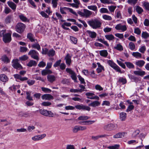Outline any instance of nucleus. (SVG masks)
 Listing matches in <instances>:
<instances>
[{
	"mask_svg": "<svg viewBox=\"0 0 149 149\" xmlns=\"http://www.w3.org/2000/svg\"><path fill=\"white\" fill-rule=\"evenodd\" d=\"M88 24L92 28L94 29H96L101 26V22L97 19H92L88 22Z\"/></svg>",
	"mask_w": 149,
	"mask_h": 149,
	"instance_id": "obj_1",
	"label": "nucleus"
},
{
	"mask_svg": "<svg viewBox=\"0 0 149 149\" xmlns=\"http://www.w3.org/2000/svg\"><path fill=\"white\" fill-rule=\"evenodd\" d=\"M107 63L111 67L113 68L116 71L119 72L121 73H123V72L121 71L120 68L112 60H108Z\"/></svg>",
	"mask_w": 149,
	"mask_h": 149,
	"instance_id": "obj_2",
	"label": "nucleus"
},
{
	"mask_svg": "<svg viewBox=\"0 0 149 149\" xmlns=\"http://www.w3.org/2000/svg\"><path fill=\"white\" fill-rule=\"evenodd\" d=\"M117 127L118 125L117 124L110 123L105 125L103 128L105 130L111 131L115 130Z\"/></svg>",
	"mask_w": 149,
	"mask_h": 149,
	"instance_id": "obj_3",
	"label": "nucleus"
},
{
	"mask_svg": "<svg viewBox=\"0 0 149 149\" xmlns=\"http://www.w3.org/2000/svg\"><path fill=\"white\" fill-rule=\"evenodd\" d=\"M66 71L71 75V77L74 82H77V77L75 73L72 69L69 68H66Z\"/></svg>",
	"mask_w": 149,
	"mask_h": 149,
	"instance_id": "obj_4",
	"label": "nucleus"
},
{
	"mask_svg": "<svg viewBox=\"0 0 149 149\" xmlns=\"http://www.w3.org/2000/svg\"><path fill=\"white\" fill-rule=\"evenodd\" d=\"M25 28V25L22 23H19L16 26V31L19 33L22 32Z\"/></svg>",
	"mask_w": 149,
	"mask_h": 149,
	"instance_id": "obj_5",
	"label": "nucleus"
},
{
	"mask_svg": "<svg viewBox=\"0 0 149 149\" xmlns=\"http://www.w3.org/2000/svg\"><path fill=\"white\" fill-rule=\"evenodd\" d=\"M28 54L31 55L32 58L35 59H38L39 54L37 51L34 50H30Z\"/></svg>",
	"mask_w": 149,
	"mask_h": 149,
	"instance_id": "obj_6",
	"label": "nucleus"
},
{
	"mask_svg": "<svg viewBox=\"0 0 149 149\" xmlns=\"http://www.w3.org/2000/svg\"><path fill=\"white\" fill-rule=\"evenodd\" d=\"M18 59L13 60V66L17 69L20 70L22 69V67L19 63Z\"/></svg>",
	"mask_w": 149,
	"mask_h": 149,
	"instance_id": "obj_7",
	"label": "nucleus"
},
{
	"mask_svg": "<svg viewBox=\"0 0 149 149\" xmlns=\"http://www.w3.org/2000/svg\"><path fill=\"white\" fill-rule=\"evenodd\" d=\"M46 136L45 134H43L41 135H36L31 138V139L32 140L34 141H37L40 140L44 137Z\"/></svg>",
	"mask_w": 149,
	"mask_h": 149,
	"instance_id": "obj_8",
	"label": "nucleus"
},
{
	"mask_svg": "<svg viewBox=\"0 0 149 149\" xmlns=\"http://www.w3.org/2000/svg\"><path fill=\"white\" fill-rule=\"evenodd\" d=\"M11 35L9 33L6 34L3 38V41L5 43L10 42L11 40Z\"/></svg>",
	"mask_w": 149,
	"mask_h": 149,
	"instance_id": "obj_9",
	"label": "nucleus"
},
{
	"mask_svg": "<svg viewBox=\"0 0 149 149\" xmlns=\"http://www.w3.org/2000/svg\"><path fill=\"white\" fill-rule=\"evenodd\" d=\"M115 29L117 30H121L123 32L126 31L127 29L125 25H122L120 24H117L115 27Z\"/></svg>",
	"mask_w": 149,
	"mask_h": 149,
	"instance_id": "obj_10",
	"label": "nucleus"
},
{
	"mask_svg": "<svg viewBox=\"0 0 149 149\" xmlns=\"http://www.w3.org/2000/svg\"><path fill=\"white\" fill-rule=\"evenodd\" d=\"M138 70H135L134 71V74L136 75L143 76L145 74V71L142 70L140 69H137Z\"/></svg>",
	"mask_w": 149,
	"mask_h": 149,
	"instance_id": "obj_11",
	"label": "nucleus"
},
{
	"mask_svg": "<svg viewBox=\"0 0 149 149\" xmlns=\"http://www.w3.org/2000/svg\"><path fill=\"white\" fill-rule=\"evenodd\" d=\"M127 133L125 132H119L113 136V138L114 139H118L122 138L125 136Z\"/></svg>",
	"mask_w": 149,
	"mask_h": 149,
	"instance_id": "obj_12",
	"label": "nucleus"
},
{
	"mask_svg": "<svg viewBox=\"0 0 149 149\" xmlns=\"http://www.w3.org/2000/svg\"><path fill=\"white\" fill-rule=\"evenodd\" d=\"M86 35L91 38H95L97 36L96 33L94 31H90L87 30L86 31Z\"/></svg>",
	"mask_w": 149,
	"mask_h": 149,
	"instance_id": "obj_13",
	"label": "nucleus"
},
{
	"mask_svg": "<svg viewBox=\"0 0 149 149\" xmlns=\"http://www.w3.org/2000/svg\"><path fill=\"white\" fill-rule=\"evenodd\" d=\"M97 64V65L98 67L96 69V71L98 73L101 72L102 71L104 70V66L101 65L100 63L98 62Z\"/></svg>",
	"mask_w": 149,
	"mask_h": 149,
	"instance_id": "obj_14",
	"label": "nucleus"
},
{
	"mask_svg": "<svg viewBox=\"0 0 149 149\" xmlns=\"http://www.w3.org/2000/svg\"><path fill=\"white\" fill-rule=\"evenodd\" d=\"M42 100H50L53 99V97L52 95L49 94H45L42 96Z\"/></svg>",
	"mask_w": 149,
	"mask_h": 149,
	"instance_id": "obj_15",
	"label": "nucleus"
},
{
	"mask_svg": "<svg viewBox=\"0 0 149 149\" xmlns=\"http://www.w3.org/2000/svg\"><path fill=\"white\" fill-rule=\"evenodd\" d=\"M71 56L69 54H68L65 58V63L68 66H70L71 63Z\"/></svg>",
	"mask_w": 149,
	"mask_h": 149,
	"instance_id": "obj_16",
	"label": "nucleus"
},
{
	"mask_svg": "<svg viewBox=\"0 0 149 149\" xmlns=\"http://www.w3.org/2000/svg\"><path fill=\"white\" fill-rule=\"evenodd\" d=\"M84 13V17H88L92 14L93 12L86 9L83 10Z\"/></svg>",
	"mask_w": 149,
	"mask_h": 149,
	"instance_id": "obj_17",
	"label": "nucleus"
},
{
	"mask_svg": "<svg viewBox=\"0 0 149 149\" xmlns=\"http://www.w3.org/2000/svg\"><path fill=\"white\" fill-rule=\"evenodd\" d=\"M47 78L48 81L51 83H52L56 79V77L53 75H48L47 76Z\"/></svg>",
	"mask_w": 149,
	"mask_h": 149,
	"instance_id": "obj_18",
	"label": "nucleus"
},
{
	"mask_svg": "<svg viewBox=\"0 0 149 149\" xmlns=\"http://www.w3.org/2000/svg\"><path fill=\"white\" fill-rule=\"evenodd\" d=\"M145 63V62L143 60H139L135 62V65L139 67H142Z\"/></svg>",
	"mask_w": 149,
	"mask_h": 149,
	"instance_id": "obj_19",
	"label": "nucleus"
},
{
	"mask_svg": "<svg viewBox=\"0 0 149 149\" xmlns=\"http://www.w3.org/2000/svg\"><path fill=\"white\" fill-rule=\"evenodd\" d=\"M100 104V102L98 101H95L88 104L89 106L95 107L99 106Z\"/></svg>",
	"mask_w": 149,
	"mask_h": 149,
	"instance_id": "obj_20",
	"label": "nucleus"
},
{
	"mask_svg": "<svg viewBox=\"0 0 149 149\" xmlns=\"http://www.w3.org/2000/svg\"><path fill=\"white\" fill-rule=\"evenodd\" d=\"M8 78L6 75L3 74H0V80L4 82H6L8 81Z\"/></svg>",
	"mask_w": 149,
	"mask_h": 149,
	"instance_id": "obj_21",
	"label": "nucleus"
},
{
	"mask_svg": "<svg viewBox=\"0 0 149 149\" xmlns=\"http://www.w3.org/2000/svg\"><path fill=\"white\" fill-rule=\"evenodd\" d=\"M132 54L133 57L137 59L141 58L142 57L141 54L138 52H133Z\"/></svg>",
	"mask_w": 149,
	"mask_h": 149,
	"instance_id": "obj_22",
	"label": "nucleus"
},
{
	"mask_svg": "<svg viewBox=\"0 0 149 149\" xmlns=\"http://www.w3.org/2000/svg\"><path fill=\"white\" fill-rule=\"evenodd\" d=\"M19 17L20 20L22 22H28L29 21L27 18L25 17L23 14H19Z\"/></svg>",
	"mask_w": 149,
	"mask_h": 149,
	"instance_id": "obj_23",
	"label": "nucleus"
},
{
	"mask_svg": "<svg viewBox=\"0 0 149 149\" xmlns=\"http://www.w3.org/2000/svg\"><path fill=\"white\" fill-rule=\"evenodd\" d=\"M52 71L49 69H45L43 70L42 71V75L43 76L46 75L47 74H50L52 73Z\"/></svg>",
	"mask_w": 149,
	"mask_h": 149,
	"instance_id": "obj_24",
	"label": "nucleus"
},
{
	"mask_svg": "<svg viewBox=\"0 0 149 149\" xmlns=\"http://www.w3.org/2000/svg\"><path fill=\"white\" fill-rule=\"evenodd\" d=\"M8 6L13 10H15L16 8V5L13 2L8 1L7 2Z\"/></svg>",
	"mask_w": 149,
	"mask_h": 149,
	"instance_id": "obj_25",
	"label": "nucleus"
},
{
	"mask_svg": "<svg viewBox=\"0 0 149 149\" xmlns=\"http://www.w3.org/2000/svg\"><path fill=\"white\" fill-rule=\"evenodd\" d=\"M100 55L104 57H106L108 55V53L107 50H102L100 51Z\"/></svg>",
	"mask_w": 149,
	"mask_h": 149,
	"instance_id": "obj_26",
	"label": "nucleus"
},
{
	"mask_svg": "<svg viewBox=\"0 0 149 149\" xmlns=\"http://www.w3.org/2000/svg\"><path fill=\"white\" fill-rule=\"evenodd\" d=\"M126 118V113L125 112H121L120 113V118L122 121H124Z\"/></svg>",
	"mask_w": 149,
	"mask_h": 149,
	"instance_id": "obj_27",
	"label": "nucleus"
},
{
	"mask_svg": "<svg viewBox=\"0 0 149 149\" xmlns=\"http://www.w3.org/2000/svg\"><path fill=\"white\" fill-rule=\"evenodd\" d=\"M87 7L89 9L95 12H97V7L95 5L88 6Z\"/></svg>",
	"mask_w": 149,
	"mask_h": 149,
	"instance_id": "obj_28",
	"label": "nucleus"
},
{
	"mask_svg": "<svg viewBox=\"0 0 149 149\" xmlns=\"http://www.w3.org/2000/svg\"><path fill=\"white\" fill-rule=\"evenodd\" d=\"M127 67L130 69H133L134 68V65L132 63L129 62H125Z\"/></svg>",
	"mask_w": 149,
	"mask_h": 149,
	"instance_id": "obj_29",
	"label": "nucleus"
},
{
	"mask_svg": "<svg viewBox=\"0 0 149 149\" xmlns=\"http://www.w3.org/2000/svg\"><path fill=\"white\" fill-rule=\"evenodd\" d=\"M31 45L32 48L36 49L38 50H39L41 49L40 45L38 43H33Z\"/></svg>",
	"mask_w": 149,
	"mask_h": 149,
	"instance_id": "obj_30",
	"label": "nucleus"
},
{
	"mask_svg": "<svg viewBox=\"0 0 149 149\" xmlns=\"http://www.w3.org/2000/svg\"><path fill=\"white\" fill-rule=\"evenodd\" d=\"M105 37L107 39L110 41L113 40L115 38L114 37L112 34L106 35Z\"/></svg>",
	"mask_w": 149,
	"mask_h": 149,
	"instance_id": "obj_31",
	"label": "nucleus"
},
{
	"mask_svg": "<svg viewBox=\"0 0 149 149\" xmlns=\"http://www.w3.org/2000/svg\"><path fill=\"white\" fill-rule=\"evenodd\" d=\"M31 91H29L26 92V94L27 95L26 99L29 100L33 101V99L32 97L31 96Z\"/></svg>",
	"mask_w": 149,
	"mask_h": 149,
	"instance_id": "obj_32",
	"label": "nucleus"
},
{
	"mask_svg": "<svg viewBox=\"0 0 149 149\" xmlns=\"http://www.w3.org/2000/svg\"><path fill=\"white\" fill-rule=\"evenodd\" d=\"M37 63L36 61L33 60L30 61L27 64V65L29 67L35 66L37 65Z\"/></svg>",
	"mask_w": 149,
	"mask_h": 149,
	"instance_id": "obj_33",
	"label": "nucleus"
},
{
	"mask_svg": "<svg viewBox=\"0 0 149 149\" xmlns=\"http://www.w3.org/2000/svg\"><path fill=\"white\" fill-rule=\"evenodd\" d=\"M136 12L139 14H141L143 11V9L138 6H136Z\"/></svg>",
	"mask_w": 149,
	"mask_h": 149,
	"instance_id": "obj_34",
	"label": "nucleus"
},
{
	"mask_svg": "<svg viewBox=\"0 0 149 149\" xmlns=\"http://www.w3.org/2000/svg\"><path fill=\"white\" fill-rule=\"evenodd\" d=\"M89 118L90 117L87 116H81L78 118V120H88Z\"/></svg>",
	"mask_w": 149,
	"mask_h": 149,
	"instance_id": "obj_35",
	"label": "nucleus"
},
{
	"mask_svg": "<svg viewBox=\"0 0 149 149\" xmlns=\"http://www.w3.org/2000/svg\"><path fill=\"white\" fill-rule=\"evenodd\" d=\"M1 59L2 61L5 63H8L10 61L9 59L6 55L3 56Z\"/></svg>",
	"mask_w": 149,
	"mask_h": 149,
	"instance_id": "obj_36",
	"label": "nucleus"
},
{
	"mask_svg": "<svg viewBox=\"0 0 149 149\" xmlns=\"http://www.w3.org/2000/svg\"><path fill=\"white\" fill-rule=\"evenodd\" d=\"M86 95L87 96V98L92 100L93 96L95 95L94 94L92 93L88 92L86 93Z\"/></svg>",
	"mask_w": 149,
	"mask_h": 149,
	"instance_id": "obj_37",
	"label": "nucleus"
},
{
	"mask_svg": "<svg viewBox=\"0 0 149 149\" xmlns=\"http://www.w3.org/2000/svg\"><path fill=\"white\" fill-rule=\"evenodd\" d=\"M129 46L130 49L131 50H134L135 48V46L134 44L132 42H130L129 43Z\"/></svg>",
	"mask_w": 149,
	"mask_h": 149,
	"instance_id": "obj_38",
	"label": "nucleus"
},
{
	"mask_svg": "<svg viewBox=\"0 0 149 149\" xmlns=\"http://www.w3.org/2000/svg\"><path fill=\"white\" fill-rule=\"evenodd\" d=\"M68 10V7H60V12L62 14H66V10Z\"/></svg>",
	"mask_w": 149,
	"mask_h": 149,
	"instance_id": "obj_39",
	"label": "nucleus"
},
{
	"mask_svg": "<svg viewBox=\"0 0 149 149\" xmlns=\"http://www.w3.org/2000/svg\"><path fill=\"white\" fill-rule=\"evenodd\" d=\"M79 129V126L76 125L73 128L72 131L73 132L76 133L78 131H80Z\"/></svg>",
	"mask_w": 149,
	"mask_h": 149,
	"instance_id": "obj_40",
	"label": "nucleus"
},
{
	"mask_svg": "<svg viewBox=\"0 0 149 149\" xmlns=\"http://www.w3.org/2000/svg\"><path fill=\"white\" fill-rule=\"evenodd\" d=\"M142 3L146 9L149 10V3L147 2L143 1L142 2Z\"/></svg>",
	"mask_w": 149,
	"mask_h": 149,
	"instance_id": "obj_41",
	"label": "nucleus"
},
{
	"mask_svg": "<svg viewBox=\"0 0 149 149\" xmlns=\"http://www.w3.org/2000/svg\"><path fill=\"white\" fill-rule=\"evenodd\" d=\"M119 147V145L116 144L113 146H108L107 148L109 149H118Z\"/></svg>",
	"mask_w": 149,
	"mask_h": 149,
	"instance_id": "obj_42",
	"label": "nucleus"
},
{
	"mask_svg": "<svg viewBox=\"0 0 149 149\" xmlns=\"http://www.w3.org/2000/svg\"><path fill=\"white\" fill-rule=\"evenodd\" d=\"M142 37L145 39L148 38L149 37L148 33L146 32H142L141 34Z\"/></svg>",
	"mask_w": 149,
	"mask_h": 149,
	"instance_id": "obj_43",
	"label": "nucleus"
},
{
	"mask_svg": "<svg viewBox=\"0 0 149 149\" xmlns=\"http://www.w3.org/2000/svg\"><path fill=\"white\" fill-rule=\"evenodd\" d=\"M55 54V51L53 49L50 50L48 52V55L49 56H53Z\"/></svg>",
	"mask_w": 149,
	"mask_h": 149,
	"instance_id": "obj_44",
	"label": "nucleus"
},
{
	"mask_svg": "<svg viewBox=\"0 0 149 149\" xmlns=\"http://www.w3.org/2000/svg\"><path fill=\"white\" fill-rule=\"evenodd\" d=\"M102 17L104 19L107 20H111L112 19L111 17L107 15H103Z\"/></svg>",
	"mask_w": 149,
	"mask_h": 149,
	"instance_id": "obj_45",
	"label": "nucleus"
},
{
	"mask_svg": "<svg viewBox=\"0 0 149 149\" xmlns=\"http://www.w3.org/2000/svg\"><path fill=\"white\" fill-rule=\"evenodd\" d=\"M39 112L41 114L47 116V110L45 109H40L39 110Z\"/></svg>",
	"mask_w": 149,
	"mask_h": 149,
	"instance_id": "obj_46",
	"label": "nucleus"
},
{
	"mask_svg": "<svg viewBox=\"0 0 149 149\" xmlns=\"http://www.w3.org/2000/svg\"><path fill=\"white\" fill-rule=\"evenodd\" d=\"M139 130H136L133 133L132 136L133 138H135L139 133Z\"/></svg>",
	"mask_w": 149,
	"mask_h": 149,
	"instance_id": "obj_47",
	"label": "nucleus"
},
{
	"mask_svg": "<svg viewBox=\"0 0 149 149\" xmlns=\"http://www.w3.org/2000/svg\"><path fill=\"white\" fill-rule=\"evenodd\" d=\"M70 39L72 42L75 44H76L77 42V39L74 37L71 36L70 37Z\"/></svg>",
	"mask_w": 149,
	"mask_h": 149,
	"instance_id": "obj_48",
	"label": "nucleus"
},
{
	"mask_svg": "<svg viewBox=\"0 0 149 149\" xmlns=\"http://www.w3.org/2000/svg\"><path fill=\"white\" fill-rule=\"evenodd\" d=\"M95 122L94 120H87L83 122L84 125H89Z\"/></svg>",
	"mask_w": 149,
	"mask_h": 149,
	"instance_id": "obj_49",
	"label": "nucleus"
},
{
	"mask_svg": "<svg viewBox=\"0 0 149 149\" xmlns=\"http://www.w3.org/2000/svg\"><path fill=\"white\" fill-rule=\"evenodd\" d=\"M114 48L119 51H122L123 49L122 46L120 44H117Z\"/></svg>",
	"mask_w": 149,
	"mask_h": 149,
	"instance_id": "obj_50",
	"label": "nucleus"
},
{
	"mask_svg": "<svg viewBox=\"0 0 149 149\" xmlns=\"http://www.w3.org/2000/svg\"><path fill=\"white\" fill-rule=\"evenodd\" d=\"M146 49V48L145 46H141L139 50V51L142 53H144Z\"/></svg>",
	"mask_w": 149,
	"mask_h": 149,
	"instance_id": "obj_51",
	"label": "nucleus"
},
{
	"mask_svg": "<svg viewBox=\"0 0 149 149\" xmlns=\"http://www.w3.org/2000/svg\"><path fill=\"white\" fill-rule=\"evenodd\" d=\"M27 37L32 42L34 41V39L33 38V35L31 33H28L27 35Z\"/></svg>",
	"mask_w": 149,
	"mask_h": 149,
	"instance_id": "obj_52",
	"label": "nucleus"
},
{
	"mask_svg": "<svg viewBox=\"0 0 149 149\" xmlns=\"http://www.w3.org/2000/svg\"><path fill=\"white\" fill-rule=\"evenodd\" d=\"M117 62L118 64L121 67L125 69L126 68V66L125 64L121 61H119L118 60H117Z\"/></svg>",
	"mask_w": 149,
	"mask_h": 149,
	"instance_id": "obj_53",
	"label": "nucleus"
},
{
	"mask_svg": "<svg viewBox=\"0 0 149 149\" xmlns=\"http://www.w3.org/2000/svg\"><path fill=\"white\" fill-rule=\"evenodd\" d=\"M58 0H52V4L53 7L56 8V7L57 5V2Z\"/></svg>",
	"mask_w": 149,
	"mask_h": 149,
	"instance_id": "obj_54",
	"label": "nucleus"
},
{
	"mask_svg": "<svg viewBox=\"0 0 149 149\" xmlns=\"http://www.w3.org/2000/svg\"><path fill=\"white\" fill-rule=\"evenodd\" d=\"M18 88V86L17 85H13L12 86L9 88V89L12 91H15Z\"/></svg>",
	"mask_w": 149,
	"mask_h": 149,
	"instance_id": "obj_55",
	"label": "nucleus"
},
{
	"mask_svg": "<svg viewBox=\"0 0 149 149\" xmlns=\"http://www.w3.org/2000/svg\"><path fill=\"white\" fill-rule=\"evenodd\" d=\"M19 115L22 116H24L25 117H28L30 116L29 113L27 112L22 113L21 112L20 113Z\"/></svg>",
	"mask_w": 149,
	"mask_h": 149,
	"instance_id": "obj_56",
	"label": "nucleus"
},
{
	"mask_svg": "<svg viewBox=\"0 0 149 149\" xmlns=\"http://www.w3.org/2000/svg\"><path fill=\"white\" fill-rule=\"evenodd\" d=\"M100 12L101 13H108L109 11L108 9L105 8H102L100 9Z\"/></svg>",
	"mask_w": 149,
	"mask_h": 149,
	"instance_id": "obj_57",
	"label": "nucleus"
},
{
	"mask_svg": "<svg viewBox=\"0 0 149 149\" xmlns=\"http://www.w3.org/2000/svg\"><path fill=\"white\" fill-rule=\"evenodd\" d=\"M115 17L118 18H121V14L119 11H118L117 12H116Z\"/></svg>",
	"mask_w": 149,
	"mask_h": 149,
	"instance_id": "obj_58",
	"label": "nucleus"
},
{
	"mask_svg": "<svg viewBox=\"0 0 149 149\" xmlns=\"http://www.w3.org/2000/svg\"><path fill=\"white\" fill-rule=\"evenodd\" d=\"M51 104V103L49 102H44L41 103V105L44 106H49Z\"/></svg>",
	"mask_w": 149,
	"mask_h": 149,
	"instance_id": "obj_59",
	"label": "nucleus"
},
{
	"mask_svg": "<svg viewBox=\"0 0 149 149\" xmlns=\"http://www.w3.org/2000/svg\"><path fill=\"white\" fill-rule=\"evenodd\" d=\"M138 0H128L127 2L131 4L135 5L137 2Z\"/></svg>",
	"mask_w": 149,
	"mask_h": 149,
	"instance_id": "obj_60",
	"label": "nucleus"
},
{
	"mask_svg": "<svg viewBox=\"0 0 149 149\" xmlns=\"http://www.w3.org/2000/svg\"><path fill=\"white\" fill-rule=\"evenodd\" d=\"M118 81L122 83L123 84H125L127 82L126 79L125 78L120 77Z\"/></svg>",
	"mask_w": 149,
	"mask_h": 149,
	"instance_id": "obj_61",
	"label": "nucleus"
},
{
	"mask_svg": "<svg viewBox=\"0 0 149 149\" xmlns=\"http://www.w3.org/2000/svg\"><path fill=\"white\" fill-rule=\"evenodd\" d=\"M68 10L73 15H75L77 16V13L75 11H74L72 9L68 7Z\"/></svg>",
	"mask_w": 149,
	"mask_h": 149,
	"instance_id": "obj_62",
	"label": "nucleus"
},
{
	"mask_svg": "<svg viewBox=\"0 0 149 149\" xmlns=\"http://www.w3.org/2000/svg\"><path fill=\"white\" fill-rule=\"evenodd\" d=\"M78 77L79 78V80L81 82V83L82 84H85V82L84 81V79L82 78L80 75H78Z\"/></svg>",
	"mask_w": 149,
	"mask_h": 149,
	"instance_id": "obj_63",
	"label": "nucleus"
},
{
	"mask_svg": "<svg viewBox=\"0 0 149 149\" xmlns=\"http://www.w3.org/2000/svg\"><path fill=\"white\" fill-rule=\"evenodd\" d=\"M134 33L137 35H140L141 33V31L139 28H137L134 29Z\"/></svg>",
	"mask_w": 149,
	"mask_h": 149,
	"instance_id": "obj_64",
	"label": "nucleus"
}]
</instances>
